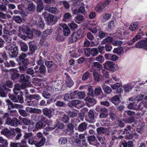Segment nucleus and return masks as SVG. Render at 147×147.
I'll return each instance as SVG.
<instances>
[{"label": "nucleus", "instance_id": "nucleus-1", "mask_svg": "<svg viewBox=\"0 0 147 147\" xmlns=\"http://www.w3.org/2000/svg\"><path fill=\"white\" fill-rule=\"evenodd\" d=\"M31 22L33 25H35L36 27L42 29L44 28L45 24L41 17L39 15H34V19L31 21Z\"/></svg>", "mask_w": 147, "mask_h": 147}, {"label": "nucleus", "instance_id": "nucleus-2", "mask_svg": "<svg viewBox=\"0 0 147 147\" xmlns=\"http://www.w3.org/2000/svg\"><path fill=\"white\" fill-rule=\"evenodd\" d=\"M40 98V96L38 94L31 95L27 96L28 100L26 102V105L28 106H33L35 105L36 102L34 100H38Z\"/></svg>", "mask_w": 147, "mask_h": 147}, {"label": "nucleus", "instance_id": "nucleus-3", "mask_svg": "<svg viewBox=\"0 0 147 147\" xmlns=\"http://www.w3.org/2000/svg\"><path fill=\"white\" fill-rule=\"evenodd\" d=\"M6 50H8L9 54L12 57H15L18 53V49L17 46H14L10 47H5Z\"/></svg>", "mask_w": 147, "mask_h": 147}, {"label": "nucleus", "instance_id": "nucleus-4", "mask_svg": "<svg viewBox=\"0 0 147 147\" xmlns=\"http://www.w3.org/2000/svg\"><path fill=\"white\" fill-rule=\"evenodd\" d=\"M82 37L80 31H78L77 32H73L71 34L69 40V42L72 43L77 40H79Z\"/></svg>", "mask_w": 147, "mask_h": 147}, {"label": "nucleus", "instance_id": "nucleus-5", "mask_svg": "<svg viewBox=\"0 0 147 147\" xmlns=\"http://www.w3.org/2000/svg\"><path fill=\"white\" fill-rule=\"evenodd\" d=\"M110 2V0H106L104 3H98L95 8L96 10L98 12H101L103 11L104 8Z\"/></svg>", "mask_w": 147, "mask_h": 147}, {"label": "nucleus", "instance_id": "nucleus-6", "mask_svg": "<svg viewBox=\"0 0 147 147\" xmlns=\"http://www.w3.org/2000/svg\"><path fill=\"white\" fill-rule=\"evenodd\" d=\"M87 140L90 145L97 146L99 144L98 142L96 137L94 135L89 136Z\"/></svg>", "mask_w": 147, "mask_h": 147}, {"label": "nucleus", "instance_id": "nucleus-7", "mask_svg": "<svg viewBox=\"0 0 147 147\" xmlns=\"http://www.w3.org/2000/svg\"><path fill=\"white\" fill-rule=\"evenodd\" d=\"M29 63V61L27 60H25L24 63H21V62H20V65L19 67V68L20 71L22 73L24 72L26 70L27 66Z\"/></svg>", "mask_w": 147, "mask_h": 147}, {"label": "nucleus", "instance_id": "nucleus-8", "mask_svg": "<svg viewBox=\"0 0 147 147\" xmlns=\"http://www.w3.org/2000/svg\"><path fill=\"white\" fill-rule=\"evenodd\" d=\"M26 87V86L23 84H16L13 90L15 94H17L19 92V90L21 89H24Z\"/></svg>", "mask_w": 147, "mask_h": 147}, {"label": "nucleus", "instance_id": "nucleus-9", "mask_svg": "<svg viewBox=\"0 0 147 147\" xmlns=\"http://www.w3.org/2000/svg\"><path fill=\"white\" fill-rule=\"evenodd\" d=\"M94 92L96 95L99 96L98 98L102 99L103 98V94L101 88L100 86L95 88Z\"/></svg>", "mask_w": 147, "mask_h": 147}, {"label": "nucleus", "instance_id": "nucleus-10", "mask_svg": "<svg viewBox=\"0 0 147 147\" xmlns=\"http://www.w3.org/2000/svg\"><path fill=\"white\" fill-rule=\"evenodd\" d=\"M60 26L63 28V34L65 36H67L70 34V29L67 25L65 24H62Z\"/></svg>", "mask_w": 147, "mask_h": 147}, {"label": "nucleus", "instance_id": "nucleus-11", "mask_svg": "<svg viewBox=\"0 0 147 147\" xmlns=\"http://www.w3.org/2000/svg\"><path fill=\"white\" fill-rule=\"evenodd\" d=\"M145 101L140 103L139 104V107L136 108V110L144 111V108H147V96L145 98Z\"/></svg>", "mask_w": 147, "mask_h": 147}, {"label": "nucleus", "instance_id": "nucleus-12", "mask_svg": "<svg viewBox=\"0 0 147 147\" xmlns=\"http://www.w3.org/2000/svg\"><path fill=\"white\" fill-rule=\"evenodd\" d=\"M66 75L65 84L67 87H71L74 84V82L67 74L65 73Z\"/></svg>", "mask_w": 147, "mask_h": 147}, {"label": "nucleus", "instance_id": "nucleus-13", "mask_svg": "<svg viewBox=\"0 0 147 147\" xmlns=\"http://www.w3.org/2000/svg\"><path fill=\"white\" fill-rule=\"evenodd\" d=\"M105 57L106 59L111 60L113 61H116L118 59V57L116 55L109 53L105 54Z\"/></svg>", "mask_w": 147, "mask_h": 147}, {"label": "nucleus", "instance_id": "nucleus-14", "mask_svg": "<svg viewBox=\"0 0 147 147\" xmlns=\"http://www.w3.org/2000/svg\"><path fill=\"white\" fill-rule=\"evenodd\" d=\"M42 112L43 114L48 117L49 118L53 116L52 111L49 109L44 108L42 109Z\"/></svg>", "mask_w": 147, "mask_h": 147}, {"label": "nucleus", "instance_id": "nucleus-15", "mask_svg": "<svg viewBox=\"0 0 147 147\" xmlns=\"http://www.w3.org/2000/svg\"><path fill=\"white\" fill-rule=\"evenodd\" d=\"M109 100L116 105H118L121 102L119 95H117L110 98Z\"/></svg>", "mask_w": 147, "mask_h": 147}, {"label": "nucleus", "instance_id": "nucleus-16", "mask_svg": "<svg viewBox=\"0 0 147 147\" xmlns=\"http://www.w3.org/2000/svg\"><path fill=\"white\" fill-rule=\"evenodd\" d=\"M30 54V53L29 52L26 53H21V54L18 57L20 61V62H21V63H23V62L24 63V61L26 60L29 61L28 59H25V58L27 56L29 55Z\"/></svg>", "mask_w": 147, "mask_h": 147}, {"label": "nucleus", "instance_id": "nucleus-17", "mask_svg": "<svg viewBox=\"0 0 147 147\" xmlns=\"http://www.w3.org/2000/svg\"><path fill=\"white\" fill-rule=\"evenodd\" d=\"M3 118L5 120V123L8 125L11 126L12 121V119H11L9 116V115L7 113H5L3 116Z\"/></svg>", "mask_w": 147, "mask_h": 147}, {"label": "nucleus", "instance_id": "nucleus-18", "mask_svg": "<svg viewBox=\"0 0 147 147\" xmlns=\"http://www.w3.org/2000/svg\"><path fill=\"white\" fill-rule=\"evenodd\" d=\"M121 84L120 83H117L111 86L112 89L113 90H117V92L120 93L122 91V89L120 87Z\"/></svg>", "mask_w": 147, "mask_h": 147}, {"label": "nucleus", "instance_id": "nucleus-19", "mask_svg": "<svg viewBox=\"0 0 147 147\" xmlns=\"http://www.w3.org/2000/svg\"><path fill=\"white\" fill-rule=\"evenodd\" d=\"M3 37L6 42L7 46L6 47H10L11 45L12 42L11 38L6 35H3Z\"/></svg>", "mask_w": 147, "mask_h": 147}, {"label": "nucleus", "instance_id": "nucleus-20", "mask_svg": "<svg viewBox=\"0 0 147 147\" xmlns=\"http://www.w3.org/2000/svg\"><path fill=\"white\" fill-rule=\"evenodd\" d=\"M71 105L78 108H80L82 106V103L80 101L78 100H75L72 101L71 104H69V105L71 106Z\"/></svg>", "mask_w": 147, "mask_h": 147}, {"label": "nucleus", "instance_id": "nucleus-21", "mask_svg": "<svg viewBox=\"0 0 147 147\" xmlns=\"http://www.w3.org/2000/svg\"><path fill=\"white\" fill-rule=\"evenodd\" d=\"M101 110H102V111L99 115L100 117L101 118H105L107 117L108 112L107 109L104 108L103 109H101Z\"/></svg>", "mask_w": 147, "mask_h": 147}, {"label": "nucleus", "instance_id": "nucleus-22", "mask_svg": "<svg viewBox=\"0 0 147 147\" xmlns=\"http://www.w3.org/2000/svg\"><path fill=\"white\" fill-rule=\"evenodd\" d=\"M54 18L53 15L49 14L46 18V20L47 23L49 24H53L55 23V22L54 20Z\"/></svg>", "mask_w": 147, "mask_h": 147}, {"label": "nucleus", "instance_id": "nucleus-23", "mask_svg": "<svg viewBox=\"0 0 147 147\" xmlns=\"http://www.w3.org/2000/svg\"><path fill=\"white\" fill-rule=\"evenodd\" d=\"M30 78L29 76L25 74H22L20 76V79L21 81L25 82H28Z\"/></svg>", "mask_w": 147, "mask_h": 147}, {"label": "nucleus", "instance_id": "nucleus-24", "mask_svg": "<svg viewBox=\"0 0 147 147\" xmlns=\"http://www.w3.org/2000/svg\"><path fill=\"white\" fill-rule=\"evenodd\" d=\"M87 125L85 122L81 123L78 127V130L80 131H85L86 129Z\"/></svg>", "mask_w": 147, "mask_h": 147}, {"label": "nucleus", "instance_id": "nucleus-25", "mask_svg": "<svg viewBox=\"0 0 147 147\" xmlns=\"http://www.w3.org/2000/svg\"><path fill=\"white\" fill-rule=\"evenodd\" d=\"M49 12L55 15H58L59 13L58 9L55 7H51L48 9Z\"/></svg>", "mask_w": 147, "mask_h": 147}, {"label": "nucleus", "instance_id": "nucleus-26", "mask_svg": "<svg viewBox=\"0 0 147 147\" xmlns=\"http://www.w3.org/2000/svg\"><path fill=\"white\" fill-rule=\"evenodd\" d=\"M20 124V122L17 118L13 117L12 118V121L11 123V126H17Z\"/></svg>", "mask_w": 147, "mask_h": 147}, {"label": "nucleus", "instance_id": "nucleus-27", "mask_svg": "<svg viewBox=\"0 0 147 147\" xmlns=\"http://www.w3.org/2000/svg\"><path fill=\"white\" fill-rule=\"evenodd\" d=\"M96 131L98 134H106L107 131V129L106 128L101 127L98 128L96 129Z\"/></svg>", "mask_w": 147, "mask_h": 147}, {"label": "nucleus", "instance_id": "nucleus-28", "mask_svg": "<svg viewBox=\"0 0 147 147\" xmlns=\"http://www.w3.org/2000/svg\"><path fill=\"white\" fill-rule=\"evenodd\" d=\"M53 31L52 29H50L45 30L43 32V34L42 36V39L45 40L46 37L50 34Z\"/></svg>", "mask_w": 147, "mask_h": 147}, {"label": "nucleus", "instance_id": "nucleus-29", "mask_svg": "<svg viewBox=\"0 0 147 147\" xmlns=\"http://www.w3.org/2000/svg\"><path fill=\"white\" fill-rule=\"evenodd\" d=\"M85 100L87 103H90L91 105L95 104L96 101L94 99L89 97H87L85 99Z\"/></svg>", "mask_w": 147, "mask_h": 147}, {"label": "nucleus", "instance_id": "nucleus-30", "mask_svg": "<svg viewBox=\"0 0 147 147\" xmlns=\"http://www.w3.org/2000/svg\"><path fill=\"white\" fill-rule=\"evenodd\" d=\"M84 19V17L82 15L78 14L75 18V20L76 23L80 24L82 22Z\"/></svg>", "mask_w": 147, "mask_h": 147}, {"label": "nucleus", "instance_id": "nucleus-31", "mask_svg": "<svg viewBox=\"0 0 147 147\" xmlns=\"http://www.w3.org/2000/svg\"><path fill=\"white\" fill-rule=\"evenodd\" d=\"M122 51V47H120L115 48L113 51V52L114 53H116L118 55H121L123 54Z\"/></svg>", "mask_w": 147, "mask_h": 147}, {"label": "nucleus", "instance_id": "nucleus-32", "mask_svg": "<svg viewBox=\"0 0 147 147\" xmlns=\"http://www.w3.org/2000/svg\"><path fill=\"white\" fill-rule=\"evenodd\" d=\"M138 25V23L136 22L132 23L130 24L129 27V28L131 31H134L137 30Z\"/></svg>", "mask_w": 147, "mask_h": 147}, {"label": "nucleus", "instance_id": "nucleus-33", "mask_svg": "<svg viewBox=\"0 0 147 147\" xmlns=\"http://www.w3.org/2000/svg\"><path fill=\"white\" fill-rule=\"evenodd\" d=\"M28 5L27 9L30 11H34L35 9V6L34 4L32 3H29Z\"/></svg>", "mask_w": 147, "mask_h": 147}, {"label": "nucleus", "instance_id": "nucleus-34", "mask_svg": "<svg viewBox=\"0 0 147 147\" xmlns=\"http://www.w3.org/2000/svg\"><path fill=\"white\" fill-rule=\"evenodd\" d=\"M45 65L49 69L52 66H54L55 65V64L52 61H46L45 62ZM48 71L49 73L50 72V71L49 69Z\"/></svg>", "mask_w": 147, "mask_h": 147}, {"label": "nucleus", "instance_id": "nucleus-35", "mask_svg": "<svg viewBox=\"0 0 147 147\" xmlns=\"http://www.w3.org/2000/svg\"><path fill=\"white\" fill-rule=\"evenodd\" d=\"M67 139L66 138L61 137L59 138V142L60 144L64 145L67 144Z\"/></svg>", "mask_w": 147, "mask_h": 147}, {"label": "nucleus", "instance_id": "nucleus-36", "mask_svg": "<svg viewBox=\"0 0 147 147\" xmlns=\"http://www.w3.org/2000/svg\"><path fill=\"white\" fill-rule=\"evenodd\" d=\"M88 116L90 120V122H92L95 119V116L93 111L90 110L88 112Z\"/></svg>", "mask_w": 147, "mask_h": 147}, {"label": "nucleus", "instance_id": "nucleus-37", "mask_svg": "<svg viewBox=\"0 0 147 147\" xmlns=\"http://www.w3.org/2000/svg\"><path fill=\"white\" fill-rule=\"evenodd\" d=\"M45 138L42 137L40 142L36 143V146L37 147H40L42 146L45 142Z\"/></svg>", "mask_w": 147, "mask_h": 147}, {"label": "nucleus", "instance_id": "nucleus-38", "mask_svg": "<svg viewBox=\"0 0 147 147\" xmlns=\"http://www.w3.org/2000/svg\"><path fill=\"white\" fill-rule=\"evenodd\" d=\"M122 144L124 147H131L133 146V142L131 141H129L127 142L124 141L122 143Z\"/></svg>", "mask_w": 147, "mask_h": 147}, {"label": "nucleus", "instance_id": "nucleus-39", "mask_svg": "<svg viewBox=\"0 0 147 147\" xmlns=\"http://www.w3.org/2000/svg\"><path fill=\"white\" fill-rule=\"evenodd\" d=\"M144 98V95H139L137 96L134 99H132L131 98L129 99V100H134L136 102H138L142 100Z\"/></svg>", "mask_w": 147, "mask_h": 147}, {"label": "nucleus", "instance_id": "nucleus-40", "mask_svg": "<svg viewBox=\"0 0 147 147\" xmlns=\"http://www.w3.org/2000/svg\"><path fill=\"white\" fill-rule=\"evenodd\" d=\"M132 101V102H130L128 106V107L130 109H133L136 110V107L135 106L136 103L134 100H131Z\"/></svg>", "mask_w": 147, "mask_h": 147}, {"label": "nucleus", "instance_id": "nucleus-41", "mask_svg": "<svg viewBox=\"0 0 147 147\" xmlns=\"http://www.w3.org/2000/svg\"><path fill=\"white\" fill-rule=\"evenodd\" d=\"M20 46L21 50L24 52L28 50V47L27 44L25 43L22 42L20 43Z\"/></svg>", "mask_w": 147, "mask_h": 147}, {"label": "nucleus", "instance_id": "nucleus-42", "mask_svg": "<svg viewBox=\"0 0 147 147\" xmlns=\"http://www.w3.org/2000/svg\"><path fill=\"white\" fill-rule=\"evenodd\" d=\"M93 75L94 80L98 82L99 80L100 76L98 72L96 71L93 72Z\"/></svg>", "mask_w": 147, "mask_h": 147}, {"label": "nucleus", "instance_id": "nucleus-43", "mask_svg": "<svg viewBox=\"0 0 147 147\" xmlns=\"http://www.w3.org/2000/svg\"><path fill=\"white\" fill-rule=\"evenodd\" d=\"M98 53V50L97 49L94 48L91 50V54L92 56H96Z\"/></svg>", "mask_w": 147, "mask_h": 147}, {"label": "nucleus", "instance_id": "nucleus-44", "mask_svg": "<svg viewBox=\"0 0 147 147\" xmlns=\"http://www.w3.org/2000/svg\"><path fill=\"white\" fill-rule=\"evenodd\" d=\"M90 73L88 72H86L83 75L82 77V80L85 81L87 80L89 77Z\"/></svg>", "mask_w": 147, "mask_h": 147}, {"label": "nucleus", "instance_id": "nucleus-45", "mask_svg": "<svg viewBox=\"0 0 147 147\" xmlns=\"http://www.w3.org/2000/svg\"><path fill=\"white\" fill-rule=\"evenodd\" d=\"M1 134L8 136L10 134V132L8 128H5L2 129L1 131Z\"/></svg>", "mask_w": 147, "mask_h": 147}, {"label": "nucleus", "instance_id": "nucleus-46", "mask_svg": "<svg viewBox=\"0 0 147 147\" xmlns=\"http://www.w3.org/2000/svg\"><path fill=\"white\" fill-rule=\"evenodd\" d=\"M114 63L111 61H108L106 62L104 65L105 67H108L109 69L111 70Z\"/></svg>", "mask_w": 147, "mask_h": 147}, {"label": "nucleus", "instance_id": "nucleus-47", "mask_svg": "<svg viewBox=\"0 0 147 147\" xmlns=\"http://www.w3.org/2000/svg\"><path fill=\"white\" fill-rule=\"evenodd\" d=\"M60 127L59 125H57V124H56L54 126H48L45 128V129L46 131H50L53 130L56 127Z\"/></svg>", "mask_w": 147, "mask_h": 147}, {"label": "nucleus", "instance_id": "nucleus-48", "mask_svg": "<svg viewBox=\"0 0 147 147\" xmlns=\"http://www.w3.org/2000/svg\"><path fill=\"white\" fill-rule=\"evenodd\" d=\"M123 88L125 91L126 92H129L131 90L132 87L130 85L127 84L123 86Z\"/></svg>", "mask_w": 147, "mask_h": 147}, {"label": "nucleus", "instance_id": "nucleus-49", "mask_svg": "<svg viewBox=\"0 0 147 147\" xmlns=\"http://www.w3.org/2000/svg\"><path fill=\"white\" fill-rule=\"evenodd\" d=\"M33 134L32 132L25 133L24 137V139L26 140L31 138Z\"/></svg>", "mask_w": 147, "mask_h": 147}, {"label": "nucleus", "instance_id": "nucleus-50", "mask_svg": "<svg viewBox=\"0 0 147 147\" xmlns=\"http://www.w3.org/2000/svg\"><path fill=\"white\" fill-rule=\"evenodd\" d=\"M112 38L110 37H109L104 39L102 42V44H106V43H109L111 42Z\"/></svg>", "mask_w": 147, "mask_h": 147}, {"label": "nucleus", "instance_id": "nucleus-51", "mask_svg": "<svg viewBox=\"0 0 147 147\" xmlns=\"http://www.w3.org/2000/svg\"><path fill=\"white\" fill-rule=\"evenodd\" d=\"M26 33L28 38L30 39H31L32 38L33 34V32L31 30L28 29L27 30Z\"/></svg>", "mask_w": 147, "mask_h": 147}, {"label": "nucleus", "instance_id": "nucleus-52", "mask_svg": "<svg viewBox=\"0 0 147 147\" xmlns=\"http://www.w3.org/2000/svg\"><path fill=\"white\" fill-rule=\"evenodd\" d=\"M75 13H78V12L84 14L85 13V8L83 6L80 7L78 9V10H76Z\"/></svg>", "mask_w": 147, "mask_h": 147}, {"label": "nucleus", "instance_id": "nucleus-53", "mask_svg": "<svg viewBox=\"0 0 147 147\" xmlns=\"http://www.w3.org/2000/svg\"><path fill=\"white\" fill-rule=\"evenodd\" d=\"M102 88L105 92L107 94H110L112 91L111 89L109 86H107L105 88L102 87Z\"/></svg>", "mask_w": 147, "mask_h": 147}, {"label": "nucleus", "instance_id": "nucleus-54", "mask_svg": "<svg viewBox=\"0 0 147 147\" xmlns=\"http://www.w3.org/2000/svg\"><path fill=\"white\" fill-rule=\"evenodd\" d=\"M85 93L84 92H77V98H83L85 96Z\"/></svg>", "mask_w": 147, "mask_h": 147}, {"label": "nucleus", "instance_id": "nucleus-55", "mask_svg": "<svg viewBox=\"0 0 147 147\" xmlns=\"http://www.w3.org/2000/svg\"><path fill=\"white\" fill-rule=\"evenodd\" d=\"M0 143L2 144L5 146H7L8 144L7 140L1 137H0Z\"/></svg>", "mask_w": 147, "mask_h": 147}, {"label": "nucleus", "instance_id": "nucleus-56", "mask_svg": "<svg viewBox=\"0 0 147 147\" xmlns=\"http://www.w3.org/2000/svg\"><path fill=\"white\" fill-rule=\"evenodd\" d=\"M92 68H94V67H95L100 69H101L102 68V66L101 64L98 62H94L93 63L92 65Z\"/></svg>", "mask_w": 147, "mask_h": 147}, {"label": "nucleus", "instance_id": "nucleus-57", "mask_svg": "<svg viewBox=\"0 0 147 147\" xmlns=\"http://www.w3.org/2000/svg\"><path fill=\"white\" fill-rule=\"evenodd\" d=\"M6 102L8 105V108L9 110L12 108L13 105V104L9 100H7Z\"/></svg>", "mask_w": 147, "mask_h": 147}, {"label": "nucleus", "instance_id": "nucleus-58", "mask_svg": "<svg viewBox=\"0 0 147 147\" xmlns=\"http://www.w3.org/2000/svg\"><path fill=\"white\" fill-rule=\"evenodd\" d=\"M19 76V74L17 73H13L11 76V78L12 80H15L18 79Z\"/></svg>", "mask_w": 147, "mask_h": 147}, {"label": "nucleus", "instance_id": "nucleus-59", "mask_svg": "<svg viewBox=\"0 0 147 147\" xmlns=\"http://www.w3.org/2000/svg\"><path fill=\"white\" fill-rule=\"evenodd\" d=\"M74 142L76 145L78 146H82V145L83 144V143H82L81 140L78 138L75 139Z\"/></svg>", "mask_w": 147, "mask_h": 147}, {"label": "nucleus", "instance_id": "nucleus-60", "mask_svg": "<svg viewBox=\"0 0 147 147\" xmlns=\"http://www.w3.org/2000/svg\"><path fill=\"white\" fill-rule=\"evenodd\" d=\"M96 60L101 63H102L104 61V57L101 55H99L96 57Z\"/></svg>", "mask_w": 147, "mask_h": 147}, {"label": "nucleus", "instance_id": "nucleus-61", "mask_svg": "<svg viewBox=\"0 0 147 147\" xmlns=\"http://www.w3.org/2000/svg\"><path fill=\"white\" fill-rule=\"evenodd\" d=\"M39 70L41 74H45L46 71V67L45 65L40 67Z\"/></svg>", "mask_w": 147, "mask_h": 147}, {"label": "nucleus", "instance_id": "nucleus-62", "mask_svg": "<svg viewBox=\"0 0 147 147\" xmlns=\"http://www.w3.org/2000/svg\"><path fill=\"white\" fill-rule=\"evenodd\" d=\"M138 44H140V46L147 47V40L140 41L138 43Z\"/></svg>", "mask_w": 147, "mask_h": 147}, {"label": "nucleus", "instance_id": "nucleus-63", "mask_svg": "<svg viewBox=\"0 0 147 147\" xmlns=\"http://www.w3.org/2000/svg\"><path fill=\"white\" fill-rule=\"evenodd\" d=\"M134 121V118L133 116H131L128 118L125 119V121L126 123H131Z\"/></svg>", "mask_w": 147, "mask_h": 147}, {"label": "nucleus", "instance_id": "nucleus-64", "mask_svg": "<svg viewBox=\"0 0 147 147\" xmlns=\"http://www.w3.org/2000/svg\"><path fill=\"white\" fill-rule=\"evenodd\" d=\"M44 9V6L42 4H38L36 8L37 11L40 12L43 10Z\"/></svg>", "mask_w": 147, "mask_h": 147}]
</instances>
